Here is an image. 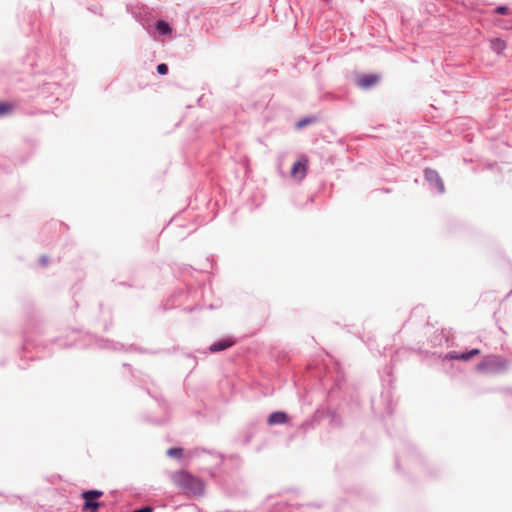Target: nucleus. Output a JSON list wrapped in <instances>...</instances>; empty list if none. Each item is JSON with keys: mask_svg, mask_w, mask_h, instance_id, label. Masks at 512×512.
Returning a JSON list of instances; mask_svg holds the SVG:
<instances>
[{"mask_svg": "<svg viewBox=\"0 0 512 512\" xmlns=\"http://www.w3.org/2000/svg\"><path fill=\"white\" fill-rule=\"evenodd\" d=\"M218 456H219V458H220L221 462H224L225 460H228V459H229V460H231L232 462H234V463H235V464H237V465H240V463H241V458H240V456H239V455H236V454H234V455H230V456H225V455H223V454H221V453H218Z\"/></svg>", "mask_w": 512, "mask_h": 512, "instance_id": "nucleus-14", "label": "nucleus"}, {"mask_svg": "<svg viewBox=\"0 0 512 512\" xmlns=\"http://www.w3.org/2000/svg\"><path fill=\"white\" fill-rule=\"evenodd\" d=\"M126 351H136L138 353H152L150 350L148 349H145V348H142V347H139L135 344H131L127 349H125Z\"/></svg>", "mask_w": 512, "mask_h": 512, "instance_id": "nucleus-18", "label": "nucleus"}, {"mask_svg": "<svg viewBox=\"0 0 512 512\" xmlns=\"http://www.w3.org/2000/svg\"><path fill=\"white\" fill-rule=\"evenodd\" d=\"M307 163L308 160L305 157L294 162L290 171L291 175L298 180L304 179L307 172Z\"/></svg>", "mask_w": 512, "mask_h": 512, "instance_id": "nucleus-7", "label": "nucleus"}, {"mask_svg": "<svg viewBox=\"0 0 512 512\" xmlns=\"http://www.w3.org/2000/svg\"><path fill=\"white\" fill-rule=\"evenodd\" d=\"M131 512H153V507H151L150 505H144L141 506L140 508L132 510Z\"/></svg>", "mask_w": 512, "mask_h": 512, "instance_id": "nucleus-21", "label": "nucleus"}, {"mask_svg": "<svg viewBox=\"0 0 512 512\" xmlns=\"http://www.w3.org/2000/svg\"><path fill=\"white\" fill-rule=\"evenodd\" d=\"M507 44L506 42L501 38H493L490 41V48L493 52L500 55L503 53V51L506 49Z\"/></svg>", "mask_w": 512, "mask_h": 512, "instance_id": "nucleus-11", "label": "nucleus"}, {"mask_svg": "<svg viewBox=\"0 0 512 512\" xmlns=\"http://www.w3.org/2000/svg\"><path fill=\"white\" fill-rule=\"evenodd\" d=\"M399 462H400L399 458H398V457H396V460H395L396 468H399Z\"/></svg>", "mask_w": 512, "mask_h": 512, "instance_id": "nucleus-26", "label": "nucleus"}, {"mask_svg": "<svg viewBox=\"0 0 512 512\" xmlns=\"http://www.w3.org/2000/svg\"><path fill=\"white\" fill-rule=\"evenodd\" d=\"M14 110V105L9 102H0V117H3Z\"/></svg>", "mask_w": 512, "mask_h": 512, "instance_id": "nucleus-13", "label": "nucleus"}, {"mask_svg": "<svg viewBox=\"0 0 512 512\" xmlns=\"http://www.w3.org/2000/svg\"><path fill=\"white\" fill-rule=\"evenodd\" d=\"M509 11V8L506 5H500L495 8V13L498 15H505Z\"/></svg>", "mask_w": 512, "mask_h": 512, "instance_id": "nucleus-20", "label": "nucleus"}, {"mask_svg": "<svg viewBox=\"0 0 512 512\" xmlns=\"http://www.w3.org/2000/svg\"><path fill=\"white\" fill-rule=\"evenodd\" d=\"M315 121H316V117H314V116L303 117L296 123V128L302 129V128L306 127L307 125L314 123Z\"/></svg>", "mask_w": 512, "mask_h": 512, "instance_id": "nucleus-12", "label": "nucleus"}, {"mask_svg": "<svg viewBox=\"0 0 512 512\" xmlns=\"http://www.w3.org/2000/svg\"><path fill=\"white\" fill-rule=\"evenodd\" d=\"M276 509L278 512H294L297 510V507H294L288 503H279Z\"/></svg>", "mask_w": 512, "mask_h": 512, "instance_id": "nucleus-15", "label": "nucleus"}, {"mask_svg": "<svg viewBox=\"0 0 512 512\" xmlns=\"http://www.w3.org/2000/svg\"><path fill=\"white\" fill-rule=\"evenodd\" d=\"M103 495V492L96 489H90L83 491L81 496L84 500L82 512H97L99 507L103 505L102 502H98L97 499Z\"/></svg>", "mask_w": 512, "mask_h": 512, "instance_id": "nucleus-3", "label": "nucleus"}, {"mask_svg": "<svg viewBox=\"0 0 512 512\" xmlns=\"http://www.w3.org/2000/svg\"><path fill=\"white\" fill-rule=\"evenodd\" d=\"M289 421V416L286 412L284 411H275V412H272L268 418H267V423L270 425V426H273V425H281V424H286L287 422Z\"/></svg>", "mask_w": 512, "mask_h": 512, "instance_id": "nucleus-9", "label": "nucleus"}, {"mask_svg": "<svg viewBox=\"0 0 512 512\" xmlns=\"http://www.w3.org/2000/svg\"><path fill=\"white\" fill-rule=\"evenodd\" d=\"M154 28L157 31V33L161 36H168L172 33L173 29L172 26L163 19H158L154 23Z\"/></svg>", "mask_w": 512, "mask_h": 512, "instance_id": "nucleus-10", "label": "nucleus"}, {"mask_svg": "<svg viewBox=\"0 0 512 512\" xmlns=\"http://www.w3.org/2000/svg\"><path fill=\"white\" fill-rule=\"evenodd\" d=\"M423 172L424 178L429 184V189L435 190L438 194H443L445 192V185L438 171L427 167Z\"/></svg>", "mask_w": 512, "mask_h": 512, "instance_id": "nucleus-4", "label": "nucleus"}, {"mask_svg": "<svg viewBox=\"0 0 512 512\" xmlns=\"http://www.w3.org/2000/svg\"><path fill=\"white\" fill-rule=\"evenodd\" d=\"M153 398H155V400L164 408L166 409L167 408V403L165 401V399L161 396V395H158V396H153Z\"/></svg>", "mask_w": 512, "mask_h": 512, "instance_id": "nucleus-22", "label": "nucleus"}, {"mask_svg": "<svg viewBox=\"0 0 512 512\" xmlns=\"http://www.w3.org/2000/svg\"><path fill=\"white\" fill-rule=\"evenodd\" d=\"M236 343L235 339L231 337L223 338L218 341H215L209 346V351L211 353H217L224 351L230 347H232Z\"/></svg>", "mask_w": 512, "mask_h": 512, "instance_id": "nucleus-8", "label": "nucleus"}, {"mask_svg": "<svg viewBox=\"0 0 512 512\" xmlns=\"http://www.w3.org/2000/svg\"><path fill=\"white\" fill-rule=\"evenodd\" d=\"M174 481L183 490L193 495H202L204 493L203 481L187 471L178 472L174 476Z\"/></svg>", "mask_w": 512, "mask_h": 512, "instance_id": "nucleus-1", "label": "nucleus"}, {"mask_svg": "<svg viewBox=\"0 0 512 512\" xmlns=\"http://www.w3.org/2000/svg\"><path fill=\"white\" fill-rule=\"evenodd\" d=\"M380 81L378 74H360L357 76L355 83L356 85L364 90H368L376 85Z\"/></svg>", "mask_w": 512, "mask_h": 512, "instance_id": "nucleus-5", "label": "nucleus"}, {"mask_svg": "<svg viewBox=\"0 0 512 512\" xmlns=\"http://www.w3.org/2000/svg\"><path fill=\"white\" fill-rule=\"evenodd\" d=\"M477 371L486 374H498L507 369V361L496 355H488L477 364Z\"/></svg>", "mask_w": 512, "mask_h": 512, "instance_id": "nucleus-2", "label": "nucleus"}, {"mask_svg": "<svg viewBox=\"0 0 512 512\" xmlns=\"http://www.w3.org/2000/svg\"><path fill=\"white\" fill-rule=\"evenodd\" d=\"M183 451L184 450L181 447H171L167 450L166 454L170 457H181Z\"/></svg>", "mask_w": 512, "mask_h": 512, "instance_id": "nucleus-16", "label": "nucleus"}, {"mask_svg": "<svg viewBox=\"0 0 512 512\" xmlns=\"http://www.w3.org/2000/svg\"><path fill=\"white\" fill-rule=\"evenodd\" d=\"M314 423H315V417H313L312 419L304 421L302 423L301 427L303 429H305V430L312 429V428H314Z\"/></svg>", "mask_w": 512, "mask_h": 512, "instance_id": "nucleus-19", "label": "nucleus"}, {"mask_svg": "<svg viewBox=\"0 0 512 512\" xmlns=\"http://www.w3.org/2000/svg\"><path fill=\"white\" fill-rule=\"evenodd\" d=\"M39 263L42 266H45L48 263V257L46 255H42L39 259Z\"/></svg>", "mask_w": 512, "mask_h": 512, "instance_id": "nucleus-23", "label": "nucleus"}, {"mask_svg": "<svg viewBox=\"0 0 512 512\" xmlns=\"http://www.w3.org/2000/svg\"><path fill=\"white\" fill-rule=\"evenodd\" d=\"M156 71L159 75L164 76L167 75L169 72V67L165 63H160L156 66Z\"/></svg>", "mask_w": 512, "mask_h": 512, "instance_id": "nucleus-17", "label": "nucleus"}, {"mask_svg": "<svg viewBox=\"0 0 512 512\" xmlns=\"http://www.w3.org/2000/svg\"><path fill=\"white\" fill-rule=\"evenodd\" d=\"M386 372H387L388 376H391V374H392V367L387 366L386 367Z\"/></svg>", "mask_w": 512, "mask_h": 512, "instance_id": "nucleus-25", "label": "nucleus"}, {"mask_svg": "<svg viewBox=\"0 0 512 512\" xmlns=\"http://www.w3.org/2000/svg\"><path fill=\"white\" fill-rule=\"evenodd\" d=\"M89 10L95 14L101 15V11L97 7H94V8L90 7Z\"/></svg>", "mask_w": 512, "mask_h": 512, "instance_id": "nucleus-24", "label": "nucleus"}, {"mask_svg": "<svg viewBox=\"0 0 512 512\" xmlns=\"http://www.w3.org/2000/svg\"><path fill=\"white\" fill-rule=\"evenodd\" d=\"M123 366H124V367H129V368H130V365H129V364H127V363H124V364H123Z\"/></svg>", "mask_w": 512, "mask_h": 512, "instance_id": "nucleus-28", "label": "nucleus"}, {"mask_svg": "<svg viewBox=\"0 0 512 512\" xmlns=\"http://www.w3.org/2000/svg\"><path fill=\"white\" fill-rule=\"evenodd\" d=\"M333 392H334V388H331V389L329 390V394H332Z\"/></svg>", "mask_w": 512, "mask_h": 512, "instance_id": "nucleus-27", "label": "nucleus"}, {"mask_svg": "<svg viewBox=\"0 0 512 512\" xmlns=\"http://www.w3.org/2000/svg\"><path fill=\"white\" fill-rule=\"evenodd\" d=\"M480 349L474 348L465 352H457V351H449L445 359L447 360H461V361H469L473 357L480 354Z\"/></svg>", "mask_w": 512, "mask_h": 512, "instance_id": "nucleus-6", "label": "nucleus"}]
</instances>
